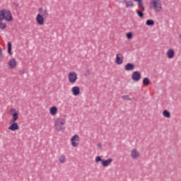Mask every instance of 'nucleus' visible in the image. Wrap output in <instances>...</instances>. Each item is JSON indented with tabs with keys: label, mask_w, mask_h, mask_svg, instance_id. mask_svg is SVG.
Listing matches in <instances>:
<instances>
[{
	"label": "nucleus",
	"mask_w": 181,
	"mask_h": 181,
	"mask_svg": "<svg viewBox=\"0 0 181 181\" xmlns=\"http://www.w3.org/2000/svg\"><path fill=\"white\" fill-rule=\"evenodd\" d=\"M4 19L7 22H11L13 21V18L12 17L11 11L6 9L0 10V22L4 21Z\"/></svg>",
	"instance_id": "f257e3e1"
},
{
	"label": "nucleus",
	"mask_w": 181,
	"mask_h": 181,
	"mask_svg": "<svg viewBox=\"0 0 181 181\" xmlns=\"http://www.w3.org/2000/svg\"><path fill=\"white\" fill-rule=\"evenodd\" d=\"M66 124V121L62 118H58L54 122V127L57 131L60 132H63L64 129H66V127L64 126Z\"/></svg>",
	"instance_id": "f03ea898"
},
{
	"label": "nucleus",
	"mask_w": 181,
	"mask_h": 181,
	"mask_svg": "<svg viewBox=\"0 0 181 181\" xmlns=\"http://www.w3.org/2000/svg\"><path fill=\"white\" fill-rule=\"evenodd\" d=\"M151 6H153L156 12H160L162 11V4H160V0H153L150 3Z\"/></svg>",
	"instance_id": "7ed1b4c3"
},
{
	"label": "nucleus",
	"mask_w": 181,
	"mask_h": 181,
	"mask_svg": "<svg viewBox=\"0 0 181 181\" xmlns=\"http://www.w3.org/2000/svg\"><path fill=\"white\" fill-rule=\"evenodd\" d=\"M68 78L69 83H71V84H74V83L77 81V73L74 71L69 72L68 74Z\"/></svg>",
	"instance_id": "20e7f679"
},
{
	"label": "nucleus",
	"mask_w": 181,
	"mask_h": 181,
	"mask_svg": "<svg viewBox=\"0 0 181 181\" xmlns=\"http://www.w3.org/2000/svg\"><path fill=\"white\" fill-rule=\"evenodd\" d=\"M38 12L40 13H38V15H41V16H42V18H45V19L47 18V16H49V13L47 12V10L44 9L42 7L38 9Z\"/></svg>",
	"instance_id": "39448f33"
},
{
	"label": "nucleus",
	"mask_w": 181,
	"mask_h": 181,
	"mask_svg": "<svg viewBox=\"0 0 181 181\" xmlns=\"http://www.w3.org/2000/svg\"><path fill=\"white\" fill-rule=\"evenodd\" d=\"M79 138L80 137L77 134H75L74 136H73L71 137V145L74 148H76V146H78V143L76 142L75 141H78Z\"/></svg>",
	"instance_id": "423d86ee"
},
{
	"label": "nucleus",
	"mask_w": 181,
	"mask_h": 181,
	"mask_svg": "<svg viewBox=\"0 0 181 181\" xmlns=\"http://www.w3.org/2000/svg\"><path fill=\"white\" fill-rule=\"evenodd\" d=\"M132 78L134 81H139L141 80V73L139 71L133 72Z\"/></svg>",
	"instance_id": "0eeeda50"
},
{
	"label": "nucleus",
	"mask_w": 181,
	"mask_h": 181,
	"mask_svg": "<svg viewBox=\"0 0 181 181\" xmlns=\"http://www.w3.org/2000/svg\"><path fill=\"white\" fill-rule=\"evenodd\" d=\"M45 19H46L43 16L37 14L36 17L37 23L38 25H43L45 23Z\"/></svg>",
	"instance_id": "6e6552de"
},
{
	"label": "nucleus",
	"mask_w": 181,
	"mask_h": 181,
	"mask_svg": "<svg viewBox=\"0 0 181 181\" xmlns=\"http://www.w3.org/2000/svg\"><path fill=\"white\" fill-rule=\"evenodd\" d=\"M10 124H11L9 127H8V129L10 131H18V129H19V125L16 123V122H10Z\"/></svg>",
	"instance_id": "1a4fd4ad"
},
{
	"label": "nucleus",
	"mask_w": 181,
	"mask_h": 181,
	"mask_svg": "<svg viewBox=\"0 0 181 181\" xmlns=\"http://www.w3.org/2000/svg\"><path fill=\"white\" fill-rule=\"evenodd\" d=\"M134 69H135V66L134 64L131 63H127L124 66V69L126 70V71H132Z\"/></svg>",
	"instance_id": "9d476101"
},
{
	"label": "nucleus",
	"mask_w": 181,
	"mask_h": 181,
	"mask_svg": "<svg viewBox=\"0 0 181 181\" xmlns=\"http://www.w3.org/2000/svg\"><path fill=\"white\" fill-rule=\"evenodd\" d=\"M139 151L136 149L132 150L131 156L133 158V159H138L139 156Z\"/></svg>",
	"instance_id": "9b49d317"
},
{
	"label": "nucleus",
	"mask_w": 181,
	"mask_h": 181,
	"mask_svg": "<svg viewBox=\"0 0 181 181\" xmlns=\"http://www.w3.org/2000/svg\"><path fill=\"white\" fill-rule=\"evenodd\" d=\"M72 94L75 96L78 95L80 94V87L78 86H74L71 88Z\"/></svg>",
	"instance_id": "f8f14e48"
},
{
	"label": "nucleus",
	"mask_w": 181,
	"mask_h": 181,
	"mask_svg": "<svg viewBox=\"0 0 181 181\" xmlns=\"http://www.w3.org/2000/svg\"><path fill=\"white\" fill-rule=\"evenodd\" d=\"M112 162V158H107V160H102V165L104 168H107Z\"/></svg>",
	"instance_id": "ddd939ff"
},
{
	"label": "nucleus",
	"mask_w": 181,
	"mask_h": 181,
	"mask_svg": "<svg viewBox=\"0 0 181 181\" xmlns=\"http://www.w3.org/2000/svg\"><path fill=\"white\" fill-rule=\"evenodd\" d=\"M121 57H122V54H117V55H116L117 64H122V62H124V60H123V58L121 59Z\"/></svg>",
	"instance_id": "4468645a"
},
{
	"label": "nucleus",
	"mask_w": 181,
	"mask_h": 181,
	"mask_svg": "<svg viewBox=\"0 0 181 181\" xmlns=\"http://www.w3.org/2000/svg\"><path fill=\"white\" fill-rule=\"evenodd\" d=\"M167 57H168V59H173V57H175V51L173 49L168 50Z\"/></svg>",
	"instance_id": "2eb2a0df"
},
{
	"label": "nucleus",
	"mask_w": 181,
	"mask_h": 181,
	"mask_svg": "<svg viewBox=\"0 0 181 181\" xmlns=\"http://www.w3.org/2000/svg\"><path fill=\"white\" fill-rule=\"evenodd\" d=\"M9 69H13L16 66V59H11L8 62Z\"/></svg>",
	"instance_id": "dca6fc26"
},
{
	"label": "nucleus",
	"mask_w": 181,
	"mask_h": 181,
	"mask_svg": "<svg viewBox=\"0 0 181 181\" xmlns=\"http://www.w3.org/2000/svg\"><path fill=\"white\" fill-rule=\"evenodd\" d=\"M144 10H142L141 8H139L140 10H136V12L139 18H144V12H145V6H144Z\"/></svg>",
	"instance_id": "f3484780"
},
{
	"label": "nucleus",
	"mask_w": 181,
	"mask_h": 181,
	"mask_svg": "<svg viewBox=\"0 0 181 181\" xmlns=\"http://www.w3.org/2000/svg\"><path fill=\"white\" fill-rule=\"evenodd\" d=\"M49 112L51 115H56L57 113V107L56 106H53L49 109Z\"/></svg>",
	"instance_id": "a211bd4d"
},
{
	"label": "nucleus",
	"mask_w": 181,
	"mask_h": 181,
	"mask_svg": "<svg viewBox=\"0 0 181 181\" xmlns=\"http://www.w3.org/2000/svg\"><path fill=\"white\" fill-rule=\"evenodd\" d=\"M18 112H14L13 114V119H11L10 120V122L12 123V122H16V121H18Z\"/></svg>",
	"instance_id": "6ab92c4d"
},
{
	"label": "nucleus",
	"mask_w": 181,
	"mask_h": 181,
	"mask_svg": "<svg viewBox=\"0 0 181 181\" xmlns=\"http://www.w3.org/2000/svg\"><path fill=\"white\" fill-rule=\"evenodd\" d=\"M134 2H138V8H141L142 11L144 10V2H142V0H134Z\"/></svg>",
	"instance_id": "aec40b11"
},
{
	"label": "nucleus",
	"mask_w": 181,
	"mask_h": 181,
	"mask_svg": "<svg viewBox=\"0 0 181 181\" xmlns=\"http://www.w3.org/2000/svg\"><path fill=\"white\" fill-rule=\"evenodd\" d=\"M163 115L165 118H170V112L169 111H168V110H164L163 111Z\"/></svg>",
	"instance_id": "412c9836"
},
{
	"label": "nucleus",
	"mask_w": 181,
	"mask_h": 181,
	"mask_svg": "<svg viewBox=\"0 0 181 181\" xmlns=\"http://www.w3.org/2000/svg\"><path fill=\"white\" fill-rule=\"evenodd\" d=\"M146 25L147 26H153L155 25V21L153 20L148 19L146 21Z\"/></svg>",
	"instance_id": "4be33fe9"
},
{
	"label": "nucleus",
	"mask_w": 181,
	"mask_h": 181,
	"mask_svg": "<svg viewBox=\"0 0 181 181\" xmlns=\"http://www.w3.org/2000/svg\"><path fill=\"white\" fill-rule=\"evenodd\" d=\"M7 47L8 54L12 55V43H11V42H8Z\"/></svg>",
	"instance_id": "5701e85b"
},
{
	"label": "nucleus",
	"mask_w": 181,
	"mask_h": 181,
	"mask_svg": "<svg viewBox=\"0 0 181 181\" xmlns=\"http://www.w3.org/2000/svg\"><path fill=\"white\" fill-rule=\"evenodd\" d=\"M150 83H151V81H149V78L146 77L143 79L144 86H149Z\"/></svg>",
	"instance_id": "b1692460"
},
{
	"label": "nucleus",
	"mask_w": 181,
	"mask_h": 181,
	"mask_svg": "<svg viewBox=\"0 0 181 181\" xmlns=\"http://www.w3.org/2000/svg\"><path fill=\"white\" fill-rule=\"evenodd\" d=\"M134 6V3L132 1H129L126 2V8H132Z\"/></svg>",
	"instance_id": "393cba45"
},
{
	"label": "nucleus",
	"mask_w": 181,
	"mask_h": 181,
	"mask_svg": "<svg viewBox=\"0 0 181 181\" xmlns=\"http://www.w3.org/2000/svg\"><path fill=\"white\" fill-rule=\"evenodd\" d=\"M0 29L1 30H4V29H6V23L0 22Z\"/></svg>",
	"instance_id": "a878e982"
},
{
	"label": "nucleus",
	"mask_w": 181,
	"mask_h": 181,
	"mask_svg": "<svg viewBox=\"0 0 181 181\" xmlns=\"http://www.w3.org/2000/svg\"><path fill=\"white\" fill-rule=\"evenodd\" d=\"M59 162L60 163H64V162H66V156H64V155L59 157Z\"/></svg>",
	"instance_id": "bb28decb"
},
{
	"label": "nucleus",
	"mask_w": 181,
	"mask_h": 181,
	"mask_svg": "<svg viewBox=\"0 0 181 181\" xmlns=\"http://www.w3.org/2000/svg\"><path fill=\"white\" fill-rule=\"evenodd\" d=\"M121 98H122V100H127V101H131V98L128 95H122Z\"/></svg>",
	"instance_id": "cd10ccee"
},
{
	"label": "nucleus",
	"mask_w": 181,
	"mask_h": 181,
	"mask_svg": "<svg viewBox=\"0 0 181 181\" xmlns=\"http://www.w3.org/2000/svg\"><path fill=\"white\" fill-rule=\"evenodd\" d=\"M103 158H101V157H100V156H96V158H95V162L97 163H98V162H101V163H103Z\"/></svg>",
	"instance_id": "c85d7f7f"
},
{
	"label": "nucleus",
	"mask_w": 181,
	"mask_h": 181,
	"mask_svg": "<svg viewBox=\"0 0 181 181\" xmlns=\"http://www.w3.org/2000/svg\"><path fill=\"white\" fill-rule=\"evenodd\" d=\"M126 36L127 39H132V33H127Z\"/></svg>",
	"instance_id": "c756f323"
},
{
	"label": "nucleus",
	"mask_w": 181,
	"mask_h": 181,
	"mask_svg": "<svg viewBox=\"0 0 181 181\" xmlns=\"http://www.w3.org/2000/svg\"><path fill=\"white\" fill-rule=\"evenodd\" d=\"M15 111H16V108H11L10 110V114H13V112H15Z\"/></svg>",
	"instance_id": "7c9ffc66"
},
{
	"label": "nucleus",
	"mask_w": 181,
	"mask_h": 181,
	"mask_svg": "<svg viewBox=\"0 0 181 181\" xmlns=\"http://www.w3.org/2000/svg\"><path fill=\"white\" fill-rule=\"evenodd\" d=\"M0 56L1 57H2L3 54H2V48L0 47Z\"/></svg>",
	"instance_id": "2f4dec72"
},
{
	"label": "nucleus",
	"mask_w": 181,
	"mask_h": 181,
	"mask_svg": "<svg viewBox=\"0 0 181 181\" xmlns=\"http://www.w3.org/2000/svg\"><path fill=\"white\" fill-rule=\"evenodd\" d=\"M98 148H101V143H99V144H98Z\"/></svg>",
	"instance_id": "473e14b6"
},
{
	"label": "nucleus",
	"mask_w": 181,
	"mask_h": 181,
	"mask_svg": "<svg viewBox=\"0 0 181 181\" xmlns=\"http://www.w3.org/2000/svg\"><path fill=\"white\" fill-rule=\"evenodd\" d=\"M21 74H25V71H23L21 72Z\"/></svg>",
	"instance_id": "72a5a7b5"
}]
</instances>
